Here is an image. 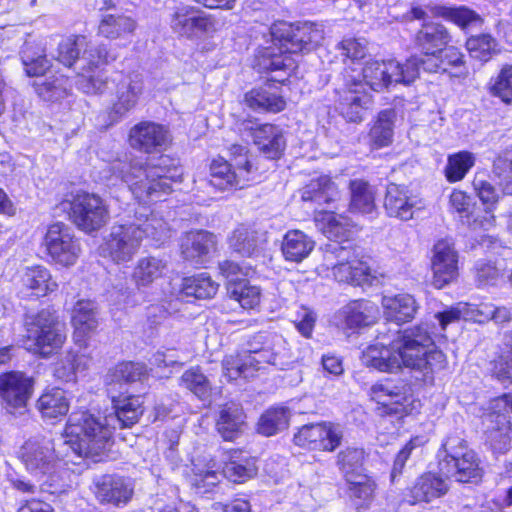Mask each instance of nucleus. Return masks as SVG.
<instances>
[{
    "label": "nucleus",
    "mask_w": 512,
    "mask_h": 512,
    "mask_svg": "<svg viewBox=\"0 0 512 512\" xmlns=\"http://www.w3.org/2000/svg\"><path fill=\"white\" fill-rule=\"evenodd\" d=\"M112 404L114 413L104 418L88 411L73 412L65 427L64 445L78 456H97L105 449L113 430L133 426L143 414L140 396H112Z\"/></svg>",
    "instance_id": "f257e3e1"
},
{
    "label": "nucleus",
    "mask_w": 512,
    "mask_h": 512,
    "mask_svg": "<svg viewBox=\"0 0 512 512\" xmlns=\"http://www.w3.org/2000/svg\"><path fill=\"white\" fill-rule=\"evenodd\" d=\"M286 340L277 334L258 333L247 343L245 351L227 355L223 361V372L229 380L249 378L255 371L272 365L283 369L290 362Z\"/></svg>",
    "instance_id": "f03ea898"
},
{
    "label": "nucleus",
    "mask_w": 512,
    "mask_h": 512,
    "mask_svg": "<svg viewBox=\"0 0 512 512\" xmlns=\"http://www.w3.org/2000/svg\"><path fill=\"white\" fill-rule=\"evenodd\" d=\"M169 158L160 156L158 164L144 166L140 161L115 160L109 171L128 186L139 201L171 190L169 181L179 177L177 169L168 167Z\"/></svg>",
    "instance_id": "7ed1b4c3"
},
{
    "label": "nucleus",
    "mask_w": 512,
    "mask_h": 512,
    "mask_svg": "<svg viewBox=\"0 0 512 512\" xmlns=\"http://www.w3.org/2000/svg\"><path fill=\"white\" fill-rule=\"evenodd\" d=\"M393 347L401 356L402 366L420 371L425 382H432L433 374L447 364L446 356L435 346L427 325L403 330L393 340Z\"/></svg>",
    "instance_id": "20e7f679"
},
{
    "label": "nucleus",
    "mask_w": 512,
    "mask_h": 512,
    "mask_svg": "<svg viewBox=\"0 0 512 512\" xmlns=\"http://www.w3.org/2000/svg\"><path fill=\"white\" fill-rule=\"evenodd\" d=\"M440 471L461 483L478 482L483 470L476 453L460 434L447 436L438 453Z\"/></svg>",
    "instance_id": "39448f33"
},
{
    "label": "nucleus",
    "mask_w": 512,
    "mask_h": 512,
    "mask_svg": "<svg viewBox=\"0 0 512 512\" xmlns=\"http://www.w3.org/2000/svg\"><path fill=\"white\" fill-rule=\"evenodd\" d=\"M60 207L68 211L71 222L87 234L99 231L110 220L108 204L95 193L71 191L65 195Z\"/></svg>",
    "instance_id": "423d86ee"
},
{
    "label": "nucleus",
    "mask_w": 512,
    "mask_h": 512,
    "mask_svg": "<svg viewBox=\"0 0 512 512\" xmlns=\"http://www.w3.org/2000/svg\"><path fill=\"white\" fill-rule=\"evenodd\" d=\"M341 81L335 89L336 107L347 121L361 122L372 104V96L363 83L361 74L352 67L344 69Z\"/></svg>",
    "instance_id": "0eeeda50"
},
{
    "label": "nucleus",
    "mask_w": 512,
    "mask_h": 512,
    "mask_svg": "<svg viewBox=\"0 0 512 512\" xmlns=\"http://www.w3.org/2000/svg\"><path fill=\"white\" fill-rule=\"evenodd\" d=\"M270 33L273 44L281 45L290 53L313 51L325 38L323 25L310 21L277 22L271 26Z\"/></svg>",
    "instance_id": "6e6552de"
},
{
    "label": "nucleus",
    "mask_w": 512,
    "mask_h": 512,
    "mask_svg": "<svg viewBox=\"0 0 512 512\" xmlns=\"http://www.w3.org/2000/svg\"><path fill=\"white\" fill-rule=\"evenodd\" d=\"M416 63L415 60H406L403 64L395 60H372L366 62L362 68L351 67L361 74V79L366 84V88L370 87L374 91H382L392 85H409L412 83L417 74Z\"/></svg>",
    "instance_id": "1a4fd4ad"
},
{
    "label": "nucleus",
    "mask_w": 512,
    "mask_h": 512,
    "mask_svg": "<svg viewBox=\"0 0 512 512\" xmlns=\"http://www.w3.org/2000/svg\"><path fill=\"white\" fill-rule=\"evenodd\" d=\"M65 340L64 325L50 310H41L31 322L27 323L29 350L35 354L49 357L62 347Z\"/></svg>",
    "instance_id": "9d476101"
},
{
    "label": "nucleus",
    "mask_w": 512,
    "mask_h": 512,
    "mask_svg": "<svg viewBox=\"0 0 512 512\" xmlns=\"http://www.w3.org/2000/svg\"><path fill=\"white\" fill-rule=\"evenodd\" d=\"M56 59L64 66L75 71L99 67L108 62V52L105 46H89L83 35L70 36L58 43Z\"/></svg>",
    "instance_id": "9b49d317"
},
{
    "label": "nucleus",
    "mask_w": 512,
    "mask_h": 512,
    "mask_svg": "<svg viewBox=\"0 0 512 512\" xmlns=\"http://www.w3.org/2000/svg\"><path fill=\"white\" fill-rule=\"evenodd\" d=\"M21 460L26 470L42 481L55 473L60 457L52 439L36 437L27 440L21 447Z\"/></svg>",
    "instance_id": "f8f14e48"
},
{
    "label": "nucleus",
    "mask_w": 512,
    "mask_h": 512,
    "mask_svg": "<svg viewBox=\"0 0 512 512\" xmlns=\"http://www.w3.org/2000/svg\"><path fill=\"white\" fill-rule=\"evenodd\" d=\"M34 390L33 378L21 371H10L0 375V402L12 415H23Z\"/></svg>",
    "instance_id": "ddd939ff"
},
{
    "label": "nucleus",
    "mask_w": 512,
    "mask_h": 512,
    "mask_svg": "<svg viewBox=\"0 0 512 512\" xmlns=\"http://www.w3.org/2000/svg\"><path fill=\"white\" fill-rule=\"evenodd\" d=\"M215 24L216 21L211 15L192 5L176 6L170 15V28L173 33L189 40L200 34L214 32Z\"/></svg>",
    "instance_id": "4468645a"
},
{
    "label": "nucleus",
    "mask_w": 512,
    "mask_h": 512,
    "mask_svg": "<svg viewBox=\"0 0 512 512\" xmlns=\"http://www.w3.org/2000/svg\"><path fill=\"white\" fill-rule=\"evenodd\" d=\"M91 491L100 504L122 507L132 499L134 486L128 478L102 474L93 478Z\"/></svg>",
    "instance_id": "2eb2a0df"
},
{
    "label": "nucleus",
    "mask_w": 512,
    "mask_h": 512,
    "mask_svg": "<svg viewBox=\"0 0 512 512\" xmlns=\"http://www.w3.org/2000/svg\"><path fill=\"white\" fill-rule=\"evenodd\" d=\"M342 438L339 425L317 423L302 426L294 435V443L312 450L332 452L341 444Z\"/></svg>",
    "instance_id": "dca6fc26"
},
{
    "label": "nucleus",
    "mask_w": 512,
    "mask_h": 512,
    "mask_svg": "<svg viewBox=\"0 0 512 512\" xmlns=\"http://www.w3.org/2000/svg\"><path fill=\"white\" fill-rule=\"evenodd\" d=\"M252 166L249 160L230 164L223 158L212 161L210 165L209 183L218 190L243 188L249 181Z\"/></svg>",
    "instance_id": "f3484780"
},
{
    "label": "nucleus",
    "mask_w": 512,
    "mask_h": 512,
    "mask_svg": "<svg viewBox=\"0 0 512 512\" xmlns=\"http://www.w3.org/2000/svg\"><path fill=\"white\" fill-rule=\"evenodd\" d=\"M113 82L116 85V100L113 102L112 109L115 114L122 116L138 103L143 92V77L137 72L117 73Z\"/></svg>",
    "instance_id": "a211bd4d"
},
{
    "label": "nucleus",
    "mask_w": 512,
    "mask_h": 512,
    "mask_svg": "<svg viewBox=\"0 0 512 512\" xmlns=\"http://www.w3.org/2000/svg\"><path fill=\"white\" fill-rule=\"evenodd\" d=\"M317 229L324 234L329 242L325 244V253L341 255L346 249L338 239L346 237L349 227L348 219L343 215L319 210L315 214Z\"/></svg>",
    "instance_id": "6ab92c4d"
},
{
    "label": "nucleus",
    "mask_w": 512,
    "mask_h": 512,
    "mask_svg": "<svg viewBox=\"0 0 512 512\" xmlns=\"http://www.w3.org/2000/svg\"><path fill=\"white\" fill-rule=\"evenodd\" d=\"M129 142L133 148L153 153L165 148L170 142L168 130L154 122H141L131 128Z\"/></svg>",
    "instance_id": "aec40b11"
},
{
    "label": "nucleus",
    "mask_w": 512,
    "mask_h": 512,
    "mask_svg": "<svg viewBox=\"0 0 512 512\" xmlns=\"http://www.w3.org/2000/svg\"><path fill=\"white\" fill-rule=\"evenodd\" d=\"M420 201L401 185L390 183L384 198V208L388 216L407 221L419 209Z\"/></svg>",
    "instance_id": "412c9836"
},
{
    "label": "nucleus",
    "mask_w": 512,
    "mask_h": 512,
    "mask_svg": "<svg viewBox=\"0 0 512 512\" xmlns=\"http://www.w3.org/2000/svg\"><path fill=\"white\" fill-rule=\"evenodd\" d=\"M411 388L403 381L398 384L392 382L377 383L371 386L369 394L372 400L387 407L391 412H406L404 403L411 397Z\"/></svg>",
    "instance_id": "4be33fe9"
},
{
    "label": "nucleus",
    "mask_w": 512,
    "mask_h": 512,
    "mask_svg": "<svg viewBox=\"0 0 512 512\" xmlns=\"http://www.w3.org/2000/svg\"><path fill=\"white\" fill-rule=\"evenodd\" d=\"M98 309L91 300H79L72 311L71 322L74 327L73 339L76 344L83 346L87 337L98 326Z\"/></svg>",
    "instance_id": "5701e85b"
},
{
    "label": "nucleus",
    "mask_w": 512,
    "mask_h": 512,
    "mask_svg": "<svg viewBox=\"0 0 512 512\" xmlns=\"http://www.w3.org/2000/svg\"><path fill=\"white\" fill-rule=\"evenodd\" d=\"M142 239L143 231L139 225H113L106 246L111 254L132 255L136 253Z\"/></svg>",
    "instance_id": "b1692460"
},
{
    "label": "nucleus",
    "mask_w": 512,
    "mask_h": 512,
    "mask_svg": "<svg viewBox=\"0 0 512 512\" xmlns=\"http://www.w3.org/2000/svg\"><path fill=\"white\" fill-rule=\"evenodd\" d=\"M44 246L50 256H77L81 252L79 241L74 238L71 229L61 222L49 226L44 237Z\"/></svg>",
    "instance_id": "393cba45"
},
{
    "label": "nucleus",
    "mask_w": 512,
    "mask_h": 512,
    "mask_svg": "<svg viewBox=\"0 0 512 512\" xmlns=\"http://www.w3.org/2000/svg\"><path fill=\"white\" fill-rule=\"evenodd\" d=\"M345 327L353 329L374 324L379 317L378 306L369 300H354L343 306L338 313Z\"/></svg>",
    "instance_id": "a878e982"
},
{
    "label": "nucleus",
    "mask_w": 512,
    "mask_h": 512,
    "mask_svg": "<svg viewBox=\"0 0 512 512\" xmlns=\"http://www.w3.org/2000/svg\"><path fill=\"white\" fill-rule=\"evenodd\" d=\"M362 363L380 372H394L402 367L401 356L393 347V341L389 346L379 343L368 346L362 353Z\"/></svg>",
    "instance_id": "bb28decb"
},
{
    "label": "nucleus",
    "mask_w": 512,
    "mask_h": 512,
    "mask_svg": "<svg viewBox=\"0 0 512 512\" xmlns=\"http://www.w3.org/2000/svg\"><path fill=\"white\" fill-rule=\"evenodd\" d=\"M300 194L304 202L314 204L315 213L324 204L328 205L339 199V191L336 184L326 175L310 180L300 190Z\"/></svg>",
    "instance_id": "cd10ccee"
},
{
    "label": "nucleus",
    "mask_w": 512,
    "mask_h": 512,
    "mask_svg": "<svg viewBox=\"0 0 512 512\" xmlns=\"http://www.w3.org/2000/svg\"><path fill=\"white\" fill-rule=\"evenodd\" d=\"M472 185L480 201L484 205L488 206L487 209L485 210V215L482 218L477 217L473 220V228H481L484 230H488L491 227H493L495 223V217L492 214L491 208L498 201V193L495 187L487 179H485L484 175L476 174L473 179Z\"/></svg>",
    "instance_id": "c85d7f7f"
},
{
    "label": "nucleus",
    "mask_w": 512,
    "mask_h": 512,
    "mask_svg": "<svg viewBox=\"0 0 512 512\" xmlns=\"http://www.w3.org/2000/svg\"><path fill=\"white\" fill-rule=\"evenodd\" d=\"M253 138L259 150L269 159L279 158L286 145L281 129L272 124L257 127Z\"/></svg>",
    "instance_id": "c756f323"
},
{
    "label": "nucleus",
    "mask_w": 512,
    "mask_h": 512,
    "mask_svg": "<svg viewBox=\"0 0 512 512\" xmlns=\"http://www.w3.org/2000/svg\"><path fill=\"white\" fill-rule=\"evenodd\" d=\"M449 490L447 480L436 473L428 472L421 475L411 488L414 503L431 502L444 496Z\"/></svg>",
    "instance_id": "7c9ffc66"
},
{
    "label": "nucleus",
    "mask_w": 512,
    "mask_h": 512,
    "mask_svg": "<svg viewBox=\"0 0 512 512\" xmlns=\"http://www.w3.org/2000/svg\"><path fill=\"white\" fill-rule=\"evenodd\" d=\"M382 305L386 318L398 324L412 320L418 310L416 300L410 294L384 296Z\"/></svg>",
    "instance_id": "2f4dec72"
},
{
    "label": "nucleus",
    "mask_w": 512,
    "mask_h": 512,
    "mask_svg": "<svg viewBox=\"0 0 512 512\" xmlns=\"http://www.w3.org/2000/svg\"><path fill=\"white\" fill-rule=\"evenodd\" d=\"M217 240L206 230H191L180 239V249L184 256H206L216 251Z\"/></svg>",
    "instance_id": "473e14b6"
},
{
    "label": "nucleus",
    "mask_w": 512,
    "mask_h": 512,
    "mask_svg": "<svg viewBox=\"0 0 512 512\" xmlns=\"http://www.w3.org/2000/svg\"><path fill=\"white\" fill-rule=\"evenodd\" d=\"M415 41L424 53H429L442 50L450 41V36L442 24L425 22L417 32Z\"/></svg>",
    "instance_id": "72a5a7b5"
},
{
    "label": "nucleus",
    "mask_w": 512,
    "mask_h": 512,
    "mask_svg": "<svg viewBox=\"0 0 512 512\" xmlns=\"http://www.w3.org/2000/svg\"><path fill=\"white\" fill-rule=\"evenodd\" d=\"M21 60L26 74L30 77H39L50 67L46 49L41 43L25 42L21 50Z\"/></svg>",
    "instance_id": "f704fd0d"
},
{
    "label": "nucleus",
    "mask_w": 512,
    "mask_h": 512,
    "mask_svg": "<svg viewBox=\"0 0 512 512\" xmlns=\"http://www.w3.org/2000/svg\"><path fill=\"white\" fill-rule=\"evenodd\" d=\"M349 210L360 214H371L376 210L375 192L372 186L362 179L350 181Z\"/></svg>",
    "instance_id": "c9c22d12"
},
{
    "label": "nucleus",
    "mask_w": 512,
    "mask_h": 512,
    "mask_svg": "<svg viewBox=\"0 0 512 512\" xmlns=\"http://www.w3.org/2000/svg\"><path fill=\"white\" fill-rule=\"evenodd\" d=\"M36 406L43 418L54 419L66 415L69 401L63 389L54 387L39 397Z\"/></svg>",
    "instance_id": "e433bc0d"
},
{
    "label": "nucleus",
    "mask_w": 512,
    "mask_h": 512,
    "mask_svg": "<svg viewBox=\"0 0 512 512\" xmlns=\"http://www.w3.org/2000/svg\"><path fill=\"white\" fill-rule=\"evenodd\" d=\"M136 21L127 15H105L100 21L98 33L110 40L124 39L136 30Z\"/></svg>",
    "instance_id": "4c0bfd02"
},
{
    "label": "nucleus",
    "mask_w": 512,
    "mask_h": 512,
    "mask_svg": "<svg viewBox=\"0 0 512 512\" xmlns=\"http://www.w3.org/2000/svg\"><path fill=\"white\" fill-rule=\"evenodd\" d=\"M246 104L254 110L280 112L284 110L286 102L282 96L272 91L271 87L252 89L245 94Z\"/></svg>",
    "instance_id": "58836bf2"
},
{
    "label": "nucleus",
    "mask_w": 512,
    "mask_h": 512,
    "mask_svg": "<svg viewBox=\"0 0 512 512\" xmlns=\"http://www.w3.org/2000/svg\"><path fill=\"white\" fill-rule=\"evenodd\" d=\"M242 408L235 403L226 404L220 411L217 420V430L224 440H232L244 425Z\"/></svg>",
    "instance_id": "ea45409f"
},
{
    "label": "nucleus",
    "mask_w": 512,
    "mask_h": 512,
    "mask_svg": "<svg viewBox=\"0 0 512 512\" xmlns=\"http://www.w3.org/2000/svg\"><path fill=\"white\" fill-rule=\"evenodd\" d=\"M218 287V283L213 281L209 275L201 273L183 279L180 295L183 298L209 299L216 295Z\"/></svg>",
    "instance_id": "a19ab883"
},
{
    "label": "nucleus",
    "mask_w": 512,
    "mask_h": 512,
    "mask_svg": "<svg viewBox=\"0 0 512 512\" xmlns=\"http://www.w3.org/2000/svg\"><path fill=\"white\" fill-rule=\"evenodd\" d=\"M395 111L386 109L378 114L377 120L370 129L369 139L373 148L379 149L392 143Z\"/></svg>",
    "instance_id": "79ce46f5"
},
{
    "label": "nucleus",
    "mask_w": 512,
    "mask_h": 512,
    "mask_svg": "<svg viewBox=\"0 0 512 512\" xmlns=\"http://www.w3.org/2000/svg\"><path fill=\"white\" fill-rule=\"evenodd\" d=\"M280 53H274V48L266 47L259 52L257 66L263 71H292L295 68V60L290 52L279 45Z\"/></svg>",
    "instance_id": "37998d69"
},
{
    "label": "nucleus",
    "mask_w": 512,
    "mask_h": 512,
    "mask_svg": "<svg viewBox=\"0 0 512 512\" xmlns=\"http://www.w3.org/2000/svg\"><path fill=\"white\" fill-rule=\"evenodd\" d=\"M290 412L285 407H273L265 411L257 424L258 433L264 436L275 435L288 427Z\"/></svg>",
    "instance_id": "c03bdc74"
},
{
    "label": "nucleus",
    "mask_w": 512,
    "mask_h": 512,
    "mask_svg": "<svg viewBox=\"0 0 512 512\" xmlns=\"http://www.w3.org/2000/svg\"><path fill=\"white\" fill-rule=\"evenodd\" d=\"M475 162V155L469 151H459L449 155L444 168L446 180L449 183L463 180L470 169L475 165Z\"/></svg>",
    "instance_id": "a18cd8bd"
},
{
    "label": "nucleus",
    "mask_w": 512,
    "mask_h": 512,
    "mask_svg": "<svg viewBox=\"0 0 512 512\" xmlns=\"http://www.w3.org/2000/svg\"><path fill=\"white\" fill-rule=\"evenodd\" d=\"M22 280L24 285L32 290V293L37 297L47 295L49 292L54 291L57 286L52 281L48 270L41 266L27 268Z\"/></svg>",
    "instance_id": "49530a36"
},
{
    "label": "nucleus",
    "mask_w": 512,
    "mask_h": 512,
    "mask_svg": "<svg viewBox=\"0 0 512 512\" xmlns=\"http://www.w3.org/2000/svg\"><path fill=\"white\" fill-rule=\"evenodd\" d=\"M227 292L230 298L237 301L244 309H255L261 301V289L252 285L248 280L228 284Z\"/></svg>",
    "instance_id": "de8ad7c7"
},
{
    "label": "nucleus",
    "mask_w": 512,
    "mask_h": 512,
    "mask_svg": "<svg viewBox=\"0 0 512 512\" xmlns=\"http://www.w3.org/2000/svg\"><path fill=\"white\" fill-rule=\"evenodd\" d=\"M365 452L361 448L347 447L337 455V466L346 480L363 474Z\"/></svg>",
    "instance_id": "09e8293b"
},
{
    "label": "nucleus",
    "mask_w": 512,
    "mask_h": 512,
    "mask_svg": "<svg viewBox=\"0 0 512 512\" xmlns=\"http://www.w3.org/2000/svg\"><path fill=\"white\" fill-rule=\"evenodd\" d=\"M315 247V241L300 230L288 231L282 241L284 256H308Z\"/></svg>",
    "instance_id": "8fccbe9b"
},
{
    "label": "nucleus",
    "mask_w": 512,
    "mask_h": 512,
    "mask_svg": "<svg viewBox=\"0 0 512 512\" xmlns=\"http://www.w3.org/2000/svg\"><path fill=\"white\" fill-rule=\"evenodd\" d=\"M148 375L147 367L141 363L123 362L109 370L107 384L132 383L141 381Z\"/></svg>",
    "instance_id": "3c124183"
},
{
    "label": "nucleus",
    "mask_w": 512,
    "mask_h": 512,
    "mask_svg": "<svg viewBox=\"0 0 512 512\" xmlns=\"http://www.w3.org/2000/svg\"><path fill=\"white\" fill-rule=\"evenodd\" d=\"M179 385L200 399H206L211 393V383L200 367H191L180 377Z\"/></svg>",
    "instance_id": "603ef678"
},
{
    "label": "nucleus",
    "mask_w": 512,
    "mask_h": 512,
    "mask_svg": "<svg viewBox=\"0 0 512 512\" xmlns=\"http://www.w3.org/2000/svg\"><path fill=\"white\" fill-rule=\"evenodd\" d=\"M432 285L441 289L453 282L458 276V263L456 258H433L431 264Z\"/></svg>",
    "instance_id": "864d4df0"
},
{
    "label": "nucleus",
    "mask_w": 512,
    "mask_h": 512,
    "mask_svg": "<svg viewBox=\"0 0 512 512\" xmlns=\"http://www.w3.org/2000/svg\"><path fill=\"white\" fill-rule=\"evenodd\" d=\"M349 484V496L357 508L368 505L374 495L375 483L365 474L346 480Z\"/></svg>",
    "instance_id": "5fc2aeb1"
},
{
    "label": "nucleus",
    "mask_w": 512,
    "mask_h": 512,
    "mask_svg": "<svg viewBox=\"0 0 512 512\" xmlns=\"http://www.w3.org/2000/svg\"><path fill=\"white\" fill-rule=\"evenodd\" d=\"M433 12L435 15L448 19L462 28L481 22V18L476 12L464 6L448 7L439 5L434 7Z\"/></svg>",
    "instance_id": "6e6d98bb"
},
{
    "label": "nucleus",
    "mask_w": 512,
    "mask_h": 512,
    "mask_svg": "<svg viewBox=\"0 0 512 512\" xmlns=\"http://www.w3.org/2000/svg\"><path fill=\"white\" fill-rule=\"evenodd\" d=\"M493 173L503 192L512 195V149H506L496 156Z\"/></svg>",
    "instance_id": "4d7b16f0"
},
{
    "label": "nucleus",
    "mask_w": 512,
    "mask_h": 512,
    "mask_svg": "<svg viewBox=\"0 0 512 512\" xmlns=\"http://www.w3.org/2000/svg\"><path fill=\"white\" fill-rule=\"evenodd\" d=\"M257 470L255 459L246 458L226 463L223 468V474L235 483H242L254 477L257 474Z\"/></svg>",
    "instance_id": "13d9d810"
},
{
    "label": "nucleus",
    "mask_w": 512,
    "mask_h": 512,
    "mask_svg": "<svg viewBox=\"0 0 512 512\" xmlns=\"http://www.w3.org/2000/svg\"><path fill=\"white\" fill-rule=\"evenodd\" d=\"M67 79L63 76L49 77L34 82L36 93L45 101H55L66 95Z\"/></svg>",
    "instance_id": "bf43d9fd"
},
{
    "label": "nucleus",
    "mask_w": 512,
    "mask_h": 512,
    "mask_svg": "<svg viewBox=\"0 0 512 512\" xmlns=\"http://www.w3.org/2000/svg\"><path fill=\"white\" fill-rule=\"evenodd\" d=\"M489 91L502 102L512 103V65H504L498 75L490 80Z\"/></svg>",
    "instance_id": "052dcab7"
},
{
    "label": "nucleus",
    "mask_w": 512,
    "mask_h": 512,
    "mask_svg": "<svg viewBox=\"0 0 512 512\" xmlns=\"http://www.w3.org/2000/svg\"><path fill=\"white\" fill-rule=\"evenodd\" d=\"M229 245L232 252L251 256L259 253L255 232L241 227L236 229L229 238Z\"/></svg>",
    "instance_id": "680f3d73"
},
{
    "label": "nucleus",
    "mask_w": 512,
    "mask_h": 512,
    "mask_svg": "<svg viewBox=\"0 0 512 512\" xmlns=\"http://www.w3.org/2000/svg\"><path fill=\"white\" fill-rule=\"evenodd\" d=\"M164 264L160 258H141L134 270L133 277L139 286H146L158 278Z\"/></svg>",
    "instance_id": "e2e57ef3"
},
{
    "label": "nucleus",
    "mask_w": 512,
    "mask_h": 512,
    "mask_svg": "<svg viewBox=\"0 0 512 512\" xmlns=\"http://www.w3.org/2000/svg\"><path fill=\"white\" fill-rule=\"evenodd\" d=\"M496 41L488 34L472 36L466 41L467 50L472 58L488 61L496 51Z\"/></svg>",
    "instance_id": "0e129e2a"
},
{
    "label": "nucleus",
    "mask_w": 512,
    "mask_h": 512,
    "mask_svg": "<svg viewBox=\"0 0 512 512\" xmlns=\"http://www.w3.org/2000/svg\"><path fill=\"white\" fill-rule=\"evenodd\" d=\"M448 206L452 214H457L461 219H466V222L473 227V222H470V218L473 214L475 203L469 194L465 191L454 189L449 196Z\"/></svg>",
    "instance_id": "69168bd1"
},
{
    "label": "nucleus",
    "mask_w": 512,
    "mask_h": 512,
    "mask_svg": "<svg viewBox=\"0 0 512 512\" xmlns=\"http://www.w3.org/2000/svg\"><path fill=\"white\" fill-rule=\"evenodd\" d=\"M220 273L232 284L238 281H244L242 277L249 276L253 273L251 266L246 265L244 262H239L234 259H225L219 263Z\"/></svg>",
    "instance_id": "338daca9"
},
{
    "label": "nucleus",
    "mask_w": 512,
    "mask_h": 512,
    "mask_svg": "<svg viewBox=\"0 0 512 512\" xmlns=\"http://www.w3.org/2000/svg\"><path fill=\"white\" fill-rule=\"evenodd\" d=\"M94 68L89 69L86 65L84 70L77 71V74L82 77L79 81L80 88L88 94L102 93L108 85L107 77L103 72H98L96 75L89 74Z\"/></svg>",
    "instance_id": "774afa93"
}]
</instances>
